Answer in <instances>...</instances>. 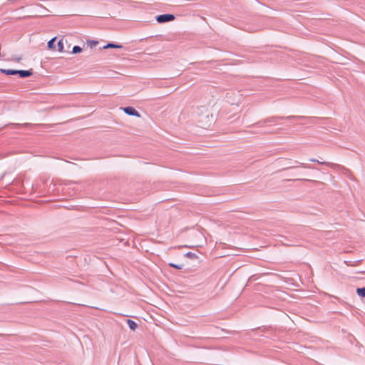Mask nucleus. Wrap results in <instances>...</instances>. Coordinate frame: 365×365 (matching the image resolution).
<instances>
[{
  "label": "nucleus",
  "instance_id": "6",
  "mask_svg": "<svg viewBox=\"0 0 365 365\" xmlns=\"http://www.w3.org/2000/svg\"><path fill=\"white\" fill-rule=\"evenodd\" d=\"M0 73H4L6 75H17L16 70L15 69H5V68H1Z\"/></svg>",
  "mask_w": 365,
  "mask_h": 365
},
{
  "label": "nucleus",
  "instance_id": "17",
  "mask_svg": "<svg viewBox=\"0 0 365 365\" xmlns=\"http://www.w3.org/2000/svg\"><path fill=\"white\" fill-rule=\"evenodd\" d=\"M29 125V123H24V124L17 123V124H14V126L15 128H23V127L28 126Z\"/></svg>",
  "mask_w": 365,
  "mask_h": 365
},
{
  "label": "nucleus",
  "instance_id": "3",
  "mask_svg": "<svg viewBox=\"0 0 365 365\" xmlns=\"http://www.w3.org/2000/svg\"><path fill=\"white\" fill-rule=\"evenodd\" d=\"M123 111L128 115L140 117V115L133 107L127 106L123 108Z\"/></svg>",
  "mask_w": 365,
  "mask_h": 365
},
{
  "label": "nucleus",
  "instance_id": "10",
  "mask_svg": "<svg viewBox=\"0 0 365 365\" xmlns=\"http://www.w3.org/2000/svg\"><path fill=\"white\" fill-rule=\"evenodd\" d=\"M356 293L359 297H365V287L357 288Z\"/></svg>",
  "mask_w": 365,
  "mask_h": 365
},
{
  "label": "nucleus",
  "instance_id": "19",
  "mask_svg": "<svg viewBox=\"0 0 365 365\" xmlns=\"http://www.w3.org/2000/svg\"><path fill=\"white\" fill-rule=\"evenodd\" d=\"M348 266H351V267H354L356 265V264L354 263H351V262H347V261H345L344 262Z\"/></svg>",
  "mask_w": 365,
  "mask_h": 365
},
{
  "label": "nucleus",
  "instance_id": "20",
  "mask_svg": "<svg viewBox=\"0 0 365 365\" xmlns=\"http://www.w3.org/2000/svg\"><path fill=\"white\" fill-rule=\"evenodd\" d=\"M296 168V166H289V167L283 168L282 170H288V169H292V168Z\"/></svg>",
  "mask_w": 365,
  "mask_h": 365
},
{
  "label": "nucleus",
  "instance_id": "12",
  "mask_svg": "<svg viewBox=\"0 0 365 365\" xmlns=\"http://www.w3.org/2000/svg\"><path fill=\"white\" fill-rule=\"evenodd\" d=\"M296 163L299 164L300 167H302L304 168H309V169H316L317 170V168H315L314 166L313 165H305L304 163H299L298 161H296Z\"/></svg>",
  "mask_w": 365,
  "mask_h": 365
},
{
  "label": "nucleus",
  "instance_id": "2",
  "mask_svg": "<svg viewBox=\"0 0 365 365\" xmlns=\"http://www.w3.org/2000/svg\"><path fill=\"white\" fill-rule=\"evenodd\" d=\"M155 18L156 21L160 24L170 22L175 19V16L170 14H160L157 16Z\"/></svg>",
  "mask_w": 365,
  "mask_h": 365
},
{
  "label": "nucleus",
  "instance_id": "13",
  "mask_svg": "<svg viewBox=\"0 0 365 365\" xmlns=\"http://www.w3.org/2000/svg\"><path fill=\"white\" fill-rule=\"evenodd\" d=\"M98 43V41H95V40H88L87 41V44L88 46H90V48H93L94 46H96L97 44Z\"/></svg>",
  "mask_w": 365,
  "mask_h": 365
},
{
  "label": "nucleus",
  "instance_id": "11",
  "mask_svg": "<svg viewBox=\"0 0 365 365\" xmlns=\"http://www.w3.org/2000/svg\"><path fill=\"white\" fill-rule=\"evenodd\" d=\"M57 46H58V51L59 52H62L64 49V44H63V39H61L58 41L57 43Z\"/></svg>",
  "mask_w": 365,
  "mask_h": 365
},
{
  "label": "nucleus",
  "instance_id": "21",
  "mask_svg": "<svg viewBox=\"0 0 365 365\" xmlns=\"http://www.w3.org/2000/svg\"><path fill=\"white\" fill-rule=\"evenodd\" d=\"M294 180H308L304 179V178H298V179H295Z\"/></svg>",
  "mask_w": 365,
  "mask_h": 365
},
{
  "label": "nucleus",
  "instance_id": "4",
  "mask_svg": "<svg viewBox=\"0 0 365 365\" xmlns=\"http://www.w3.org/2000/svg\"><path fill=\"white\" fill-rule=\"evenodd\" d=\"M17 75L21 78H28L33 74L32 69L30 70H16Z\"/></svg>",
  "mask_w": 365,
  "mask_h": 365
},
{
  "label": "nucleus",
  "instance_id": "1",
  "mask_svg": "<svg viewBox=\"0 0 365 365\" xmlns=\"http://www.w3.org/2000/svg\"><path fill=\"white\" fill-rule=\"evenodd\" d=\"M302 116L299 115H289L287 117H282V116H271L269 118H267L265 119L261 120L258 121L257 123H255L252 126L257 127V128H262L267 123H275L278 120L282 119H300L302 118Z\"/></svg>",
  "mask_w": 365,
  "mask_h": 365
},
{
  "label": "nucleus",
  "instance_id": "9",
  "mask_svg": "<svg viewBox=\"0 0 365 365\" xmlns=\"http://www.w3.org/2000/svg\"><path fill=\"white\" fill-rule=\"evenodd\" d=\"M56 40V37H54V38H51L50 41H48V42L47 43V46H48V48L49 49L55 48V47H56V44H55Z\"/></svg>",
  "mask_w": 365,
  "mask_h": 365
},
{
  "label": "nucleus",
  "instance_id": "8",
  "mask_svg": "<svg viewBox=\"0 0 365 365\" xmlns=\"http://www.w3.org/2000/svg\"><path fill=\"white\" fill-rule=\"evenodd\" d=\"M127 324L128 325L129 328L131 329V330H135L138 325L132 319H127Z\"/></svg>",
  "mask_w": 365,
  "mask_h": 365
},
{
  "label": "nucleus",
  "instance_id": "18",
  "mask_svg": "<svg viewBox=\"0 0 365 365\" xmlns=\"http://www.w3.org/2000/svg\"><path fill=\"white\" fill-rule=\"evenodd\" d=\"M253 133L265 134V133H271V132H267V131H264V130H257V131L253 132Z\"/></svg>",
  "mask_w": 365,
  "mask_h": 365
},
{
  "label": "nucleus",
  "instance_id": "14",
  "mask_svg": "<svg viewBox=\"0 0 365 365\" xmlns=\"http://www.w3.org/2000/svg\"><path fill=\"white\" fill-rule=\"evenodd\" d=\"M82 51V48L79 46H74L72 48V53H78Z\"/></svg>",
  "mask_w": 365,
  "mask_h": 365
},
{
  "label": "nucleus",
  "instance_id": "16",
  "mask_svg": "<svg viewBox=\"0 0 365 365\" xmlns=\"http://www.w3.org/2000/svg\"><path fill=\"white\" fill-rule=\"evenodd\" d=\"M185 256L188 258H190V259H196L197 258V256L195 253H193V252H188L185 254Z\"/></svg>",
  "mask_w": 365,
  "mask_h": 365
},
{
  "label": "nucleus",
  "instance_id": "22",
  "mask_svg": "<svg viewBox=\"0 0 365 365\" xmlns=\"http://www.w3.org/2000/svg\"><path fill=\"white\" fill-rule=\"evenodd\" d=\"M360 262H361V259H359L356 262L359 263Z\"/></svg>",
  "mask_w": 365,
  "mask_h": 365
},
{
  "label": "nucleus",
  "instance_id": "15",
  "mask_svg": "<svg viewBox=\"0 0 365 365\" xmlns=\"http://www.w3.org/2000/svg\"><path fill=\"white\" fill-rule=\"evenodd\" d=\"M169 266L171 267H173L177 269H181L183 267V264H175V263H170Z\"/></svg>",
  "mask_w": 365,
  "mask_h": 365
},
{
  "label": "nucleus",
  "instance_id": "5",
  "mask_svg": "<svg viewBox=\"0 0 365 365\" xmlns=\"http://www.w3.org/2000/svg\"><path fill=\"white\" fill-rule=\"evenodd\" d=\"M309 161L310 162H313V163H318L319 164H321V165H327L332 168H334L335 167L337 166V165L334 164V163H328V162H322V161H319V160L317 159H315V158H311L309 159Z\"/></svg>",
  "mask_w": 365,
  "mask_h": 365
},
{
  "label": "nucleus",
  "instance_id": "7",
  "mask_svg": "<svg viewBox=\"0 0 365 365\" xmlns=\"http://www.w3.org/2000/svg\"><path fill=\"white\" fill-rule=\"evenodd\" d=\"M104 49H107V48H123V46L120 45V44H116V43H107L106 46H104L103 47Z\"/></svg>",
  "mask_w": 365,
  "mask_h": 365
}]
</instances>
